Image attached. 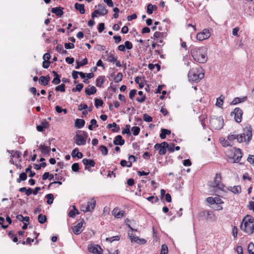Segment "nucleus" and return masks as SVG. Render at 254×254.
I'll list each match as a JSON object with an SVG mask.
<instances>
[{"label":"nucleus","mask_w":254,"mask_h":254,"mask_svg":"<svg viewBox=\"0 0 254 254\" xmlns=\"http://www.w3.org/2000/svg\"><path fill=\"white\" fill-rule=\"evenodd\" d=\"M208 48L206 47H194L191 50L190 53L194 60L199 63H205L208 60Z\"/></svg>","instance_id":"nucleus-1"},{"label":"nucleus","mask_w":254,"mask_h":254,"mask_svg":"<svg viewBox=\"0 0 254 254\" xmlns=\"http://www.w3.org/2000/svg\"><path fill=\"white\" fill-rule=\"evenodd\" d=\"M204 76L203 69L200 66L191 69L188 73L189 80L198 82Z\"/></svg>","instance_id":"nucleus-2"},{"label":"nucleus","mask_w":254,"mask_h":254,"mask_svg":"<svg viewBox=\"0 0 254 254\" xmlns=\"http://www.w3.org/2000/svg\"><path fill=\"white\" fill-rule=\"evenodd\" d=\"M241 229L246 233L250 235L254 232V219L249 216L246 217L243 220L240 226Z\"/></svg>","instance_id":"nucleus-3"},{"label":"nucleus","mask_w":254,"mask_h":254,"mask_svg":"<svg viewBox=\"0 0 254 254\" xmlns=\"http://www.w3.org/2000/svg\"><path fill=\"white\" fill-rule=\"evenodd\" d=\"M252 137V128L251 126H246L243 130V133L237 135V141L239 142H250Z\"/></svg>","instance_id":"nucleus-4"},{"label":"nucleus","mask_w":254,"mask_h":254,"mask_svg":"<svg viewBox=\"0 0 254 254\" xmlns=\"http://www.w3.org/2000/svg\"><path fill=\"white\" fill-rule=\"evenodd\" d=\"M210 124L212 127L215 129H221L224 125V121L222 117L213 116L210 119Z\"/></svg>","instance_id":"nucleus-5"},{"label":"nucleus","mask_w":254,"mask_h":254,"mask_svg":"<svg viewBox=\"0 0 254 254\" xmlns=\"http://www.w3.org/2000/svg\"><path fill=\"white\" fill-rule=\"evenodd\" d=\"M167 147H168V143L165 141L161 143H157L154 145V148L158 151V153L160 155L166 154Z\"/></svg>","instance_id":"nucleus-6"},{"label":"nucleus","mask_w":254,"mask_h":254,"mask_svg":"<svg viewBox=\"0 0 254 254\" xmlns=\"http://www.w3.org/2000/svg\"><path fill=\"white\" fill-rule=\"evenodd\" d=\"M212 187L217 188L220 190H223L224 186L221 182V176L220 174H216Z\"/></svg>","instance_id":"nucleus-7"},{"label":"nucleus","mask_w":254,"mask_h":254,"mask_svg":"<svg viewBox=\"0 0 254 254\" xmlns=\"http://www.w3.org/2000/svg\"><path fill=\"white\" fill-rule=\"evenodd\" d=\"M234 115V119L237 123H240L242 121L243 111L239 108H236L234 111L231 113V115Z\"/></svg>","instance_id":"nucleus-8"},{"label":"nucleus","mask_w":254,"mask_h":254,"mask_svg":"<svg viewBox=\"0 0 254 254\" xmlns=\"http://www.w3.org/2000/svg\"><path fill=\"white\" fill-rule=\"evenodd\" d=\"M210 36V33L209 30L205 29L202 32L197 34L196 38L199 41H203L209 38Z\"/></svg>","instance_id":"nucleus-9"},{"label":"nucleus","mask_w":254,"mask_h":254,"mask_svg":"<svg viewBox=\"0 0 254 254\" xmlns=\"http://www.w3.org/2000/svg\"><path fill=\"white\" fill-rule=\"evenodd\" d=\"M96 204V201L94 198L90 199L87 202V204L85 207V209L84 210V213L93 211L94 209Z\"/></svg>","instance_id":"nucleus-10"},{"label":"nucleus","mask_w":254,"mask_h":254,"mask_svg":"<svg viewBox=\"0 0 254 254\" xmlns=\"http://www.w3.org/2000/svg\"><path fill=\"white\" fill-rule=\"evenodd\" d=\"M88 250L93 254H100L102 251L101 247L98 245H90L88 247Z\"/></svg>","instance_id":"nucleus-11"},{"label":"nucleus","mask_w":254,"mask_h":254,"mask_svg":"<svg viewBox=\"0 0 254 254\" xmlns=\"http://www.w3.org/2000/svg\"><path fill=\"white\" fill-rule=\"evenodd\" d=\"M73 139L77 145H84L86 144V140L81 135L76 134Z\"/></svg>","instance_id":"nucleus-12"},{"label":"nucleus","mask_w":254,"mask_h":254,"mask_svg":"<svg viewBox=\"0 0 254 254\" xmlns=\"http://www.w3.org/2000/svg\"><path fill=\"white\" fill-rule=\"evenodd\" d=\"M84 222V221L82 220L81 222L78 223L76 226L72 227L73 232L75 235H79L82 232V227Z\"/></svg>","instance_id":"nucleus-13"},{"label":"nucleus","mask_w":254,"mask_h":254,"mask_svg":"<svg viewBox=\"0 0 254 254\" xmlns=\"http://www.w3.org/2000/svg\"><path fill=\"white\" fill-rule=\"evenodd\" d=\"M83 164L85 165V169L86 170H90L91 167H94L95 163L93 160L88 159L87 158H84L82 160Z\"/></svg>","instance_id":"nucleus-14"},{"label":"nucleus","mask_w":254,"mask_h":254,"mask_svg":"<svg viewBox=\"0 0 254 254\" xmlns=\"http://www.w3.org/2000/svg\"><path fill=\"white\" fill-rule=\"evenodd\" d=\"M242 156L243 154L241 149L239 148L236 149L233 156L234 162H239L241 160Z\"/></svg>","instance_id":"nucleus-15"},{"label":"nucleus","mask_w":254,"mask_h":254,"mask_svg":"<svg viewBox=\"0 0 254 254\" xmlns=\"http://www.w3.org/2000/svg\"><path fill=\"white\" fill-rule=\"evenodd\" d=\"M112 215L117 218H121L124 217L125 212L123 210H120L118 208H115L112 212Z\"/></svg>","instance_id":"nucleus-16"},{"label":"nucleus","mask_w":254,"mask_h":254,"mask_svg":"<svg viewBox=\"0 0 254 254\" xmlns=\"http://www.w3.org/2000/svg\"><path fill=\"white\" fill-rule=\"evenodd\" d=\"M49 127V123L46 120H43L40 125L37 126L36 128L38 131L43 132Z\"/></svg>","instance_id":"nucleus-17"},{"label":"nucleus","mask_w":254,"mask_h":254,"mask_svg":"<svg viewBox=\"0 0 254 254\" xmlns=\"http://www.w3.org/2000/svg\"><path fill=\"white\" fill-rule=\"evenodd\" d=\"M39 148L42 153L45 156H48L49 155L50 151L51 150V148L49 147L45 146V145L40 144L39 146Z\"/></svg>","instance_id":"nucleus-18"},{"label":"nucleus","mask_w":254,"mask_h":254,"mask_svg":"<svg viewBox=\"0 0 254 254\" xmlns=\"http://www.w3.org/2000/svg\"><path fill=\"white\" fill-rule=\"evenodd\" d=\"M113 143L115 145H123L125 143V140L123 139L121 135H118L115 138Z\"/></svg>","instance_id":"nucleus-19"},{"label":"nucleus","mask_w":254,"mask_h":254,"mask_svg":"<svg viewBox=\"0 0 254 254\" xmlns=\"http://www.w3.org/2000/svg\"><path fill=\"white\" fill-rule=\"evenodd\" d=\"M63 8L61 7H53L51 9V12L55 14L56 15L61 16H62L64 12L63 11Z\"/></svg>","instance_id":"nucleus-20"},{"label":"nucleus","mask_w":254,"mask_h":254,"mask_svg":"<svg viewBox=\"0 0 254 254\" xmlns=\"http://www.w3.org/2000/svg\"><path fill=\"white\" fill-rule=\"evenodd\" d=\"M50 80V76H41L40 77L39 79V82L40 84L44 85H47L49 83V81Z\"/></svg>","instance_id":"nucleus-21"},{"label":"nucleus","mask_w":254,"mask_h":254,"mask_svg":"<svg viewBox=\"0 0 254 254\" xmlns=\"http://www.w3.org/2000/svg\"><path fill=\"white\" fill-rule=\"evenodd\" d=\"M107 127L109 129L113 127V128L112 130L113 132H118L120 129V127L116 123L108 124Z\"/></svg>","instance_id":"nucleus-22"},{"label":"nucleus","mask_w":254,"mask_h":254,"mask_svg":"<svg viewBox=\"0 0 254 254\" xmlns=\"http://www.w3.org/2000/svg\"><path fill=\"white\" fill-rule=\"evenodd\" d=\"M85 121L83 119H77L75 122V127L77 128H81L85 125Z\"/></svg>","instance_id":"nucleus-23"},{"label":"nucleus","mask_w":254,"mask_h":254,"mask_svg":"<svg viewBox=\"0 0 254 254\" xmlns=\"http://www.w3.org/2000/svg\"><path fill=\"white\" fill-rule=\"evenodd\" d=\"M99 14L101 15H105L108 13V10L106 9L105 6L103 4H99L98 5Z\"/></svg>","instance_id":"nucleus-24"},{"label":"nucleus","mask_w":254,"mask_h":254,"mask_svg":"<svg viewBox=\"0 0 254 254\" xmlns=\"http://www.w3.org/2000/svg\"><path fill=\"white\" fill-rule=\"evenodd\" d=\"M71 155L73 158L77 157L78 158L80 159L83 157L82 153L79 152L77 148H75L72 150Z\"/></svg>","instance_id":"nucleus-25"},{"label":"nucleus","mask_w":254,"mask_h":254,"mask_svg":"<svg viewBox=\"0 0 254 254\" xmlns=\"http://www.w3.org/2000/svg\"><path fill=\"white\" fill-rule=\"evenodd\" d=\"M228 189L234 194H239L241 192V187L240 186L230 187Z\"/></svg>","instance_id":"nucleus-26"},{"label":"nucleus","mask_w":254,"mask_h":254,"mask_svg":"<svg viewBox=\"0 0 254 254\" xmlns=\"http://www.w3.org/2000/svg\"><path fill=\"white\" fill-rule=\"evenodd\" d=\"M7 152L11 154L10 157L19 159L21 158V153L18 151L7 150Z\"/></svg>","instance_id":"nucleus-27"},{"label":"nucleus","mask_w":254,"mask_h":254,"mask_svg":"<svg viewBox=\"0 0 254 254\" xmlns=\"http://www.w3.org/2000/svg\"><path fill=\"white\" fill-rule=\"evenodd\" d=\"M74 7L76 10H78L81 14H84L85 13L84 5L83 4L75 3Z\"/></svg>","instance_id":"nucleus-28"},{"label":"nucleus","mask_w":254,"mask_h":254,"mask_svg":"<svg viewBox=\"0 0 254 254\" xmlns=\"http://www.w3.org/2000/svg\"><path fill=\"white\" fill-rule=\"evenodd\" d=\"M105 76H99L96 80V85L98 87L102 86L103 84L105 81Z\"/></svg>","instance_id":"nucleus-29"},{"label":"nucleus","mask_w":254,"mask_h":254,"mask_svg":"<svg viewBox=\"0 0 254 254\" xmlns=\"http://www.w3.org/2000/svg\"><path fill=\"white\" fill-rule=\"evenodd\" d=\"M53 73L55 76V78L52 81V83L55 85L58 84L61 82L60 80V75L58 74V73L55 71H53Z\"/></svg>","instance_id":"nucleus-30"},{"label":"nucleus","mask_w":254,"mask_h":254,"mask_svg":"<svg viewBox=\"0 0 254 254\" xmlns=\"http://www.w3.org/2000/svg\"><path fill=\"white\" fill-rule=\"evenodd\" d=\"M97 91L96 88L92 86L90 87V88H86L85 89V93L87 95H91L95 94Z\"/></svg>","instance_id":"nucleus-31"},{"label":"nucleus","mask_w":254,"mask_h":254,"mask_svg":"<svg viewBox=\"0 0 254 254\" xmlns=\"http://www.w3.org/2000/svg\"><path fill=\"white\" fill-rule=\"evenodd\" d=\"M171 133V131L168 130L167 129L162 128L161 129V132L160 134V137L161 139H165L166 138L167 134H170Z\"/></svg>","instance_id":"nucleus-32"},{"label":"nucleus","mask_w":254,"mask_h":254,"mask_svg":"<svg viewBox=\"0 0 254 254\" xmlns=\"http://www.w3.org/2000/svg\"><path fill=\"white\" fill-rule=\"evenodd\" d=\"M202 214L204 216L206 215L208 219L213 220L214 218V215L211 211H204L202 212Z\"/></svg>","instance_id":"nucleus-33"},{"label":"nucleus","mask_w":254,"mask_h":254,"mask_svg":"<svg viewBox=\"0 0 254 254\" xmlns=\"http://www.w3.org/2000/svg\"><path fill=\"white\" fill-rule=\"evenodd\" d=\"M224 97L223 95H221L219 97L217 98L216 105L219 107H222L223 104V101Z\"/></svg>","instance_id":"nucleus-34"},{"label":"nucleus","mask_w":254,"mask_h":254,"mask_svg":"<svg viewBox=\"0 0 254 254\" xmlns=\"http://www.w3.org/2000/svg\"><path fill=\"white\" fill-rule=\"evenodd\" d=\"M27 178V176L26 173H22L20 174L19 177L17 179L16 182L17 183H20L21 181H25Z\"/></svg>","instance_id":"nucleus-35"},{"label":"nucleus","mask_w":254,"mask_h":254,"mask_svg":"<svg viewBox=\"0 0 254 254\" xmlns=\"http://www.w3.org/2000/svg\"><path fill=\"white\" fill-rule=\"evenodd\" d=\"M88 63V60L86 58H85L81 62H78L76 61L77 65L76 66L75 68L76 69L79 68L80 66L85 65L87 64Z\"/></svg>","instance_id":"nucleus-36"},{"label":"nucleus","mask_w":254,"mask_h":254,"mask_svg":"<svg viewBox=\"0 0 254 254\" xmlns=\"http://www.w3.org/2000/svg\"><path fill=\"white\" fill-rule=\"evenodd\" d=\"M154 9H156L157 6L155 5H153L151 3L148 4L147 7V12L148 14H151L152 13Z\"/></svg>","instance_id":"nucleus-37"},{"label":"nucleus","mask_w":254,"mask_h":254,"mask_svg":"<svg viewBox=\"0 0 254 254\" xmlns=\"http://www.w3.org/2000/svg\"><path fill=\"white\" fill-rule=\"evenodd\" d=\"M46 198L47 199V203L48 204H51L53 202L54 195L52 193L48 194L46 195Z\"/></svg>","instance_id":"nucleus-38"},{"label":"nucleus","mask_w":254,"mask_h":254,"mask_svg":"<svg viewBox=\"0 0 254 254\" xmlns=\"http://www.w3.org/2000/svg\"><path fill=\"white\" fill-rule=\"evenodd\" d=\"M130 125H127L126 126V128H123V129L122 130V133L123 134H127L128 136H130L131 135V133H130Z\"/></svg>","instance_id":"nucleus-39"},{"label":"nucleus","mask_w":254,"mask_h":254,"mask_svg":"<svg viewBox=\"0 0 254 254\" xmlns=\"http://www.w3.org/2000/svg\"><path fill=\"white\" fill-rule=\"evenodd\" d=\"M38 222L41 224H44L47 221V218L45 215L40 214L38 217Z\"/></svg>","instance_id":"nucleus-40"},{"label":"nucleus","mask_w":254,"mask_h":254,"mask_svg":"<svg viewBox=\"0 0 254 254\" xmlns=\"http://www.w3.org/2000/svg\"><path fill=\"white\" fill-rule=\"evenodd\" d=\"M120 236L119 235L113 236L109 238H107L106 240L107 241H109L110 243H112L115 241H118L120 240Z\"/></svg>","instance_id":"nucleus-41"},{"label":"nucleus","mask_w":254,"mask_h":254,"mask_svg":"<svg viewBox=\"0 0 254 254\" xmlns=\"http://www.w3.org/2000/svg\"><path fill=\"white\" fill-rule=\"evenodd\" d=\"M99 149L103 155L106 156L108 154V150L105 146H100L99 147Z\"/></svg>","instance_id":"nucleus-42"},{"label":"nucleus","mask_w":254,"mask_h":254,"mask_svg":"<svg viewBox=\"0 0 254 254\" xmlns=\"http://www.w3.org/2000/svg\"><path fill=\"white\" fill-rule=\"evenodd\" d=\"M133 135H137L140 132V128L138 127L134 126L132 127L131 129Z\"/></svg>","instance_id":"nucleus-43"},{"label":"nucleus","mask_w":254,"mask_h":254,"mask_svg":"<svg viewBox=\"0 0 254 254\" xmlns=\"http://www.w3.org/2000/svg\"><path fill=\"white\" fill-rule=\"evenodd\" d=\"M83 87V84L82 83L77 84L75 88H73L72 89V91L73 92H80Z\"/></svg>","instance_id":"nucleus-44"},{"label":"nucleus","mask_w":254,"mask_h":254,"mask_svg":"<svg viewBox=\"0 0 254 254\" xmlns=\"http://www.w3.org/2000/svg\"><path fill=\"white\" fill-rule=\"evenodd\" d=\"M131 159H133V162H135L136 161V158L133 155H130L128 157V162H127V167L130 168L132 166V162H131Z\"/></svg>","instance_id":"nucleus-45"},{"label":"nucleus","mask_w":254,"mask_h":254,"mask_svg":"<svg viewBox=\"0 0 254 254\" xmlns=\"http://www.w3.org/2000/svg\"><path fill=\"white\" fill-rule=\"evenodd\" d=\"M128 236L131 242H135L136 243L138 240V237L134 235L133 233H128Z\"/></svg>","instance_id":"nucleus-46"},{"label":"nucleus","mask_w":254,"mask_h":254,"mask_svg":"<svg viewBox=\"0 0 254 254\" xmlns=\"http://www.w3.org/2000/svg\"><path fill=\"white\" fill-rule=\"evenodd\" d=\"M248 250L249 254H254V244L253 243H250L248 247Z\"/></svg>","instance_id":"nucleus-47"},{"label":"nucleus","mask_w":254,"mask_h":254,"mask_svg":"<svg viewBox=\"0 0 254 254\" xmlns=\"http://www.w3.org/2000/svg\"><path fill=\"white\" fill-rule=\"evenodd\" d=\"M123 74L121 72H119L114 78V81L115 82H119L122 80Z\"/></svg>","instance_id":"nucleus-48"},{"label":"nucleus","mask_w":254,"mask_h":254,"mask_svg":"<svg viewBox=\"0 0 254 254\" xmlns=\"http://www.w3.org/2000/svg\"><path fill=\"white\" fill-rule=\"evenodd\" d=\"M103 104V101L100 99L96 98L95 99V106L97 108H98L99 107L102 106Z\"/></svg>","instance_id":"nucleus-49"},{"label":"nucleus","mask_w":254,"mask_h":254,"mask_svg":"<svg viewBox=\"0 0 254 254\" xmlns=\"http://www.w3.org/2000/svg\"><path fill=\"white\" fill-rule=\"evenodd\" d=\"M168 252V247L164 244L161 247V250L160 254H167Z\"/></svg>","instance_id":"nucleus-50"},{"label":"nucleus","mask_w":254,"mask_h":254,"mask_svg":"<svg viewBox=\"0 0 254 254\" xmlns=\"http://www.w3.org/2000/svg\"><path fill=\"white\" fill-rule=\"evenodd\" d=\"M221 144L224 147L232 146V143L229 140H228V139L227 140L224 139L223 140H222Z\"/></svg>","instance_id":"nucleus-51"},{"label":"nucleus","mask_w":254,"mask_h":254,"mask_svg":"<svg viewBox=\"0 0 254 254\" xmlns=\"http://www.w3.org/2000/svg\"><path fill=\"white\" fill-rule=\"evenodd\" d=\"M55 89L57 91H61L62 92H64L65 91V85L64 84H62L57 86Z\"/></svg>","instance_id":"nucleus-52"},{"label":"nucleus","mask_w":254,"mask_h":254,"mask_svg":"<svg viewBox=\"0 0 254 254\" xmlns=\"http://www.w3.org/2000/svg\"><path fill=\"white\" fill-rule=\"evenodd\" d=\"M73 210H71L69 211L68 215L70 217H74L75 215V214H78L79 212L78 210L75 208V206H73Z\"/></svg>","instance_id":"nucleus-53"},{"label":"nucleus","mask_w":254,"mask_h":254,"mask_svg":"<svg viewBox=\"0 0 254 254\" xmlns=\"http://www.w3.org/2000/svg\"><path fill=\"white\" fill-rule=\"evenodd\" d=\"M117 58L112 54H110L108 56L107 61L110 63H115L117 61Z\"/></svg>","instance_id":"nucleus-54"},{"label":"nucleus","mask_w":254,"mask_h":254,"mask_svg":"<svg viewBox=\"0 0 254 254\" xmlns=\"http://www.w3.org/2000/svg\"><path fill=\"white\" fill-rule=\"evenodd\" d=\"M143 120L146 122H151L152 121V118L147 114H144L143 115Z\"/></svg>","instance_id":"nucleus-55"},{"label":"nucleus","mask_w":254,"mask_h":254,"mask_svg":"<svg viewBox=\"0 0 254 254\" xmlns=\"http://www.w3.org/2000/svg\"><path fill=\"white\" fill-rule=\"evenodd\" d=\"M228 140H229L231 143L232 141L237 139V135L234 133H230L228 136Z\"/></svg>","instance_id":"nucleus-56"},{"label":"nucleus","mask_w":254,"mask_h":254,"mask_svg":"<svg viewBox=\"0 0 254 254\" xmlns=\"http://www.w3.org/2000/svg\"><path fill=\"white\" fill-rule=\"evenodd\" d=\"M164 36V33L160 32H155L154 34V37L156 39L162 38Z\"/></svg>","instance_id":"nucleus-57"},{"label":"nucleus","mask_w":254,"mask_h":254,"mask_svg":"<svg viewBox=\"0 0 254 254\" xmlns=\"http://www.w3.org/2000/svg\"><path fill=\"white\" fill-rule=\"evenodd\" d=\"M72 170L73 172H77L79 170V165L77 163H74L71 166Z\"/></svg>","instance_id":"nucleus-58"},{"label":"nucleus","mask_w":254,"mask_h":254,"mask_svg":"<svg viewBox=\"0 0 254 254\" xmlns=\"http://www.w3.org/2000/svg\"><path fill=\"white\" fill-rule=\"evenodd\" d=\"M125 48H126L128 50H130L132 48V43L128 41H127L125 42Z\"/></svg>","instance_id":"nucleus-59"},{"label":"nucleus","mask_w":254,"mask_h":254,"mask_svg":"<svg viewBox=\"0 0 254 254\" xmlns=\"http://www.w3.org/2000/svg\"><path fill=\"white\" fill-rule=\"evenodd\" d=\"M64 47L66 49H72L74 48V45L73 43H65L64 44Z\"/></svg>","instance_id":"nucleus-60"},{"label":"nucleus","mask_w":254,"mask_h":254,"mask_svg":"<svg viewBox=\"0 0 254 254\" xmlns=\"http://www.w3.org/2000/svg\"><path fill=\"white\" fill-rule=\"evenodd\" d=\"M105 29V25L104 23H99L98 27V30L99 32L101 33Z\"/></svg>","instance_id":"nucleus-61"},{"label":"nucleus","mask_w":254,"mask_h":254,"mask_svg":"<svg viewBox=\"0 0 254 254\" xmlns=\"http://www.w3.org/2000/svg\"><path fill=\"white\" fill-rule=\"evenodd\" d=\"M8 236L12 239V241L16 243L18 241V239L16 236H15L12 232H10L8 234Z\"/></svg>","instance_id":"nucleus-62"},{"label":"nucleus","mask_w":254,"mask_h":254,"mask_svg":"<svg viewBox=\"0 0 254 254\" xmlns=\"http://www.w3.org/2000/svg\"><path fill=\"white\" fill-rule=\"evenodd\" d=\"M174 147L175 144L174 143H172L170 145L168 143V147H167V148H168V150L170 152H173L174 151Z\"/></svg>","instance_id":"nucleus-63"},{"label":"nucleus","mask_w":254,"mask_h":254,"mask_svg":"<svg viewBox=\"0 0 254 254\" xmlns=\"http://www.w3.org/2000/svg\"><path fill=\"white\" fill-rule=\"evenodd\" d=\"M136 93V90L135 89L131 90L129 93V97L130 99H132Z\"/></svg>","instance_id":"nucleus-64"}]
</instances>
